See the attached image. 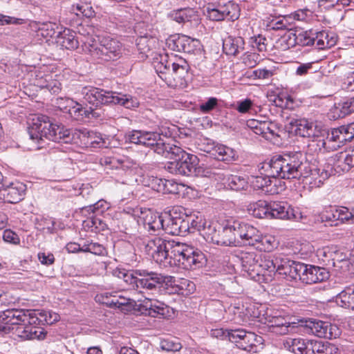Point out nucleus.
Segmentation results:
<instances>
[{
	"label": "nucleus",
	"mask_w": 354,
	"mask_h": 354,
	"mask_svg": "<svg viewBox=\"0 0 354 354\" xmlns=\"http://www.w3.org/2000/svg\"><path fill=\"white\" fill-rule=\"evenodd\" d=\"M261 176H252L251 183L256 190L265 193L270 177H279L292 180L306 178L312 187H319L330 175L329 170L312 171L310 162L301 151L285 153L274 156L269 161L262 162L259 167Z\"/></svg>",
	"instance_id": "nucleus-1"
},
{
	"label": "nucleus",
	"mask_w": 354,
	"mask_h": 354,
	"mask_svg": "<svg viewBox=\"0 0 354 354\" xmlns=\"http://www.w3.org/2000/svg\"><path fill=\"white\" fill-rule=\"evenodd\" d=\"M28 134L31 140L38 143L46 138L55 142L77 144L84 142L93 148H106L109 145V140L100 133L86 129H68L62 125L53 123L49 117L45 115H37L32 118L28 127Z\"/></svg>",
	"instance_id": "nucleus-2"
},
{
	"label": "nucleus",
	"mask_w": 354,
	"mask_h": 354,
	"mask_svg": "<svg viewBox=\"0 0 354 354\" xmlns=\"http://www.w3.org/2000/svg\"><path fill=\"white\" fill-rule=\"evenodd\" d=\"M145 250L160 265H178L185 270H196L206 263L205 255L198 248L174 240L155 237L148 241Z\"/></svg>",
	"instance_id": "nucleus-3"
},
{
	"label": "nucleus",
	"mask_w": 354,
	"mask_h": 354,
	"mask_svg": "<svg viewBox=\"0 0 354 354\" xmlns=\"http://www.w3.org/2000/svg\"><path fill=\"white\" fill-rule=\"evenodd\" d=\"M118 277L122 279L128 288L134 290L145 298L140 304L149 315L156 317L164 315L167 306L157 300L153 301L151 296L158 294L165 282L166 277L160 273L148 270L139 269L131 271H120Z\"/></svg>",
	"instance_id": "nucleus-4"
},
{
	"label": "nucleus",
	"mask_w": 354,
	"mask_h": 354,
	"mask_svg": "<svg viewBox=\"0 0 354 354\" xmlns=\"http://www.w3.org/2000/svg\"><path fill=\"white\" fill-rule=\"evenodd\" d=\"M247 227L248 223L238 221L225 227L212 224L204 227L202 234L206 241L218 245H245Z\"/></svg>",
	"instance_id": "nucleus-5"
},
{
	"label": "nucleus",
	"mask_w": 354,
	"mask_h": 354,
	"mask_svg": "<svg viewBox=\"0 0 354 354\" xmlns=\"http://www.w3.org/2000/svg\"><path fill=\"white\" fill-rule=\"evenodd\" d=\"M80 94L86 102L95 107L114 104L133 109L140 104L138 99L131 95L117 93L92 86L82 88Z\"/></svg>",
	"instance_id": "nucleus-6"
},
{
	"label": "nucleus",
	"mask_w": 354,
	"mask_h": 354,
	"mask_svg": "<svg viewBox=\"0 0 354 354\" xmlns=\"http://www.w3.org/2000/svg\"><path fill=\"white\" fill-rule=\"evenodd\" d=\"M86 50L95 62L102 64L120 59L122 55L123 48L119 41L107 37L102 38L98 44L86 45Z\"/></svg>",
	"instance_id": "nucleus-7"
},
{
	"label": "nucleus",
	"mask_w": 354,
	"mask_h": 354,
	"mask_svg": "<svg viewBox=\"0 0 354 354\" xmlns=\"http://www.w3.org/2000/svg\"><path fill=\"white\" fill-rule=\"evenodd\" d=\"M267 268V276L271 280L276 274L283 275L292 280L299 279L300 272L304 268V263L283 258L280 256L272 255L271 257L264 260Z\"/></svg>",
	"instance_id": "nucleus-8"
},
{
	"label": "nucleus",
	"mask_w": 354,
	"mask_h": 354,
	"mask_svg": "<svg viewBox=\"0 0 354 354\" xmlns=\"http://www.w3.org/2000/svg\"><path fill=\"white\" fill-rule=\"evenodd\" d=\"M174 160L167 163L166 169L171 174L185 176L196 174L198 158L196 156L189 153L180 148H174Z\"/></svg>",
	"instance_id": "nucleus-9"
},
{
	"label": "nucleus",
	"mask_w": 354,
	"mask_h": 354,
	"mask_svg": "<svg viewBox=\"0 0 354 354\" xmlns=\"http://www.w3.org/2000/svg\"><path fill=\"white\" fill-rule=\"evenodd\" d=\"M271 257L268 254H257L254 252H243L240 254V261L244 271L254 278L256 276H267V268L264 267V260Z\"/></svg>",
	"instance_id": "nucleus-10"
},
{
	"label": "nucleus",
	"mask_w": 354,
	"mask_h": 354,
	"mask_svg": "<svg viewBox=\"0 0 354 354\" xmlns=\"http://www.w3.org/2000/svg\"><path fill=\"white\" fill-rule=\"evenodd\" d=\"M289 124L292 130L294 131L297 135L304 138H311L313 141L316 140L318 142V147L320 148H326V142L324 139V136L319 135L321 132L313 122L304 118H292Z\"/></svg>",
	"instance_id": "nucleus-11"
},
{
	"label": "nucleus",
	"mask_w": 354,
	"mask_h": 354,
	"mask_svg": "<svg viewBox=\"0 0 354 354\" xmlns=\"http://www.w3.org/2000/svg\"><path fill=\"white\" fill-rule=\"evenodd\" d=\"M245 245H251L267 252L272 251L277 246L275 237L270 235L263 236L254 227L248 223Z\"/></svg>",
	"instance_id": "nucleus-12"
},
{
	"label": "nucleus",
	"mask_w": 354,
	"mask_h": 354,
	"mask_svg": "<svg viewBox=\"0 0 354 354\" xmlns=\"http://www.w3.org/2000/svg\"><path fill=\"white\" fill-rule=\"evenodd\" d=\"M207 17L215 21H220L225 19L234 21L239 17V6L232 1H228L224 5H219L214 7L213 5H208L206 8Z\"/></svg>",
	"instance_id": "nucleus-13"
},
{
	"label": "nucleus",
	"mask_w": 354,
	"mask_h": 354,
	"mask_svg": "<svg viewBox=\"0 0 354 354\" xmlns=\"http://www.w3.org/2000/svg\"><path fill=\"white\" fill-rule=\"evenodd\" d=\"M188 67L185 60H180V63L173 62L169 75L164 77V81L170 87L180 88L186 87Z\"/></svg>",
	"instance_id": "nucleus-14"
},
{
	"label": "nucleus",
	"mask_w": 354,
	"mask_h": 354,
	"mask_svg": "<svg viewBox=\"0 0 354 354\" xmlns=\"http://www.w3.org/2000/svg\"><path fill=\"white\" fill-rule=\"evenodd\" d=\"M35 313L30 310L9 308L0 312V323L19 325L21 323H32Z\"/></svg>",
	"instance_id": "nucleus-15"
},
{
	"label": "nucleus",
	"mask_w": 354,
	"mask_h": 354,
	"mask_svg": "<svg viewBox=\"0 0 354 354\" xmlns=\"http://www.w3.org/2000/svg\"><path fill=\"white\" fill-rule=\"evenodd\" d=\"M168 48L174 51L185 53H194L199 47L198 39L191 38L185 35H177L170 37L167 40Z\"/></svg>",
	"instance_id": "nucleus-16"
},
{
	"label": "nucleus",
	"mask_w": 354,
	"mask_h": 354,
	"mask_svg": "<svg viewBox=\"0 0 354 354\" xmlns=\"http://www.w3.org/2000/svg\"><path fill=\"white\" fill-rule=\"evenodd\" d=\"M301 270L299 279L306 284L322 282L329 278V272L322 267L304 263Z\"/></svg>",
	"instance_id": "nucleus-17"
},
{
	"label": "nucleus",
	"mask_w": 354,
	"mask_h": 354,
	"mask_svg": "<svg viewBox=\"0 0 354 354\" xmlns=\"http://www.w3.org/2000/svg\"><path fill=\"white\" fill-rule=\"evenodd\" d=\"M168 17L182 25L197 26L200 23L198 11L191 8L174 10L168 14Z\"/></svg>",
	"instance_id": "nucleus-18"
},
{
	"label": "nucleus",
	"mask_w": 354,
	"mask_h": 354,
	"mask_svg": "<svg viewBox=\"0 0 354 354\" xmlns=\"http://www.w3.org/2000/svg\"><path fill=\"white\" fill-rule=\"evenodd\" d=\"M308 327L316 336L325 339L336 338L339 335V329L335 325L320 320L310 321Z\"/></svg>",
	"instance_id": "nucleus-19"
},
{
	"label": "nucleus",
	"mask_w": 354,
	"mask_h": 354,
	"mask_svg": "<svg viewBox=\"0 0 354 354\" xmlns=\"http://www.w3.org/2000/svg\"><path fill=\"white\" fill-rule=\"evenodd\" d=\"M288 317L273 316L268 319V326L272 333L277 335H286L297 327L296 323L290 322Z\"/></svg>",
	"instance_id": "nucleus-20"
},
{
	"label": "nucleus",
	"mask_w": 354,
	"mask_h": 354,
	"mask_svg": "<svg viewBox=\"0 0 354 354\" xmlns=\"http://www.w3.org/2000/svg\"><path fill=\"white\" fill-rule=\"evenodd\" d=\"M158 137V133L152 131H145L141 130H132L125 135L127 141L131 143L142 145L145 147H151L156 138Z\"/></svg>",
	"instance_id": "nucleus-21"
},
{
	"label": "nucleus",
	"mask_w": 354,
	"mask_h": 354,
	"mask_svg": "<svg viewBox=\"0 0 354 354\" xmlns=\"http://www.w3.org/2000/svg\"><path fill=\"white\" fill-rule=\"evenodd\" d=\"M26 186L21 182H15L0 189L3 199L9 203H17L24 198Z\"/></svg>",
	"instance_id": "nucleus-22"
},
{
	"label": "nucleus",
	"mask_w": 354,
	"mask_h": 354,
	"mask_svg": "<svg viewBox=\"0 0 354 354\" xmlns=\"http://www.w3.org/2000/svg\"><path fill=\"white\" fill-rule=\"evenodd\" d=\"M283 346L294 354H312L310 341L301 338H286L283 341Z\"/></svg>",
	"instance_id": "nucleus-23"
},
{
	"label": "nucleus",
	"mask_w": 354,
	"mask_h": 354,
	"mask_svg": "<svg viewBox=\"0 0 354 354\" xmlns=\"http://www.w3.org/2000/svg\"><path fill=\"white\" fill-rule=\"evenodd\" d=\"M245 41L241 37L227 36L223 39V51L229 55L236 56L244 50Z\"/></svg>",
	"instance_id": "nucleus-24"
},
{
	"label": "nucleus",
	"mask_w": 354,
	"mask_h": 354,
	"mask_svg": "<svg viewBox=\"0 0 354 354\" xmlns=\"http://www.w3.org/2000/svg\"><path fill=\"white\" fill-rule=\"evenodd\" d=\"M56 43L62 48L69 50L75 49L79 45L77 39H75V32L68 28L58 32L56 35Z\"/></svg>",
	"instance_id": "nucleus-25"
},
{
	"label": "nucleus",
	"mask_w": 354,
	"mask_h": 354,
	"mask_svg": "<svg viewBox=\"0 0 354 354\" xmlns=\"http://www.w3.org/2000/svg\"><path fill=\"white\" fill-rule=\"evenodd\" d=\"M270 218L290 219L292 214V209L283 202H274L269 203Z\"/></svg>",
	"instance_id": "nucleus-26"
},
{
	"label": "nucleus",
	"mask_w": 354,
	"mask_h": 354,
	"mask_svg": "<svg viewBox=\"0 0 354 354\" xmlns=\"http://www.w3.org/2000/svg\"><path fill=\"white\" fill-rule=\"evenodd\" d=\"M310 346L312 354H339L338 347L327 341L311 340Z\"/></svg>",
	"instance_id": "nucleus-27"
},
{
	"label": "nucleus",
	"mask_w": 354,
	"mask_h": 354,
	"mask_svg": "<svg viewBox=\"0 0 354 354\" xmlns=\"http://www.w3.org/2000/svg\"><path fill=\"white\" fill-rule=\"evenodd\" d=\"M343 157H344L343 151L338 153L335 155L333 167L330 165H328L326 167L322 168V169L319 168L313 169L311 167L310 169H312L313 171L315 170L319 171V174H321L324 170H329L330 173L328 178H326L328 179L332 174H333L334 171H336L337 173H340L348 171L351 169L350 166H348L346 161H344V160L342 159Z\"/></svg>",
	"instance_id": "nucleus-28"
},
{
	"label": "nucleus",
	"mask_w": 354,
	"mask_h": 354,
	"mask_svg": "<svg viewBox=\"0 0 354 354\" xmlns=\"http://www.w3.org/2000/svg\"><path fill=\"white\" fill-rule=\"evenodd\" d=\"M154 142L155 143L151 147L153 148L154 151L170 159L174 157L173 151L175 150L174 148H180L179 146H177L174 143L165 142L161 139L159 133H158V137L156 138V142Z\"/></svg>",
	"instance_id": "nucleus-29"
},
{
	"label": "nucleus",
	"mask_w": 354,
	"mask_h": 354,
	"mask_svg": "<svg viewBox=\"0 0 354 354\" xmlns=\"http://www.w3.org/2000/svg\"><path fill=\"white\" fill-rule=\"evenodd\" d=\"M261 337L250 332L239 342V344H237V347L250 353H256L258 348L257 344L261 343Z\"/></svg>",
	"instance_id": "nucleus-30"
},
{
	"label": "nucleus",
	"mask_w": 354,
	"mask_h": 354,
	"mask_svg": "<svg viewBox=\"0 0 354 354\" xmlns=\"http://www.w3.org/2000/svg\"><path fill=\"white\" fill-rule=\"evenodd\" d=\"M333 117L344 118L354 112V97L335 103L333 108Z\"/></svg>",
	"instance_id": "nucleus-31"
},
{
	"label": "nucleus",
	"mask_w": 354,
	"mask_h": 354,
	"mask_svg": "<svg viewBox=\"0 0 354 354\" xmlns=\"http://www.w3.org/2000/svg\"><path fill=\"white\" fill-rule=\"evenodd\" d=\"M70 113L76 120H83L84 118H97L100 116L92 107L86 109L79 104H77V106L73 107Z\"/></svg>",
	"instance_id": "nucleus-32"
},
{
	"label": "nucleus",
	"mask_w": 354,
	"mask_h": 354,
	"mask_svg": "<svg viewBox=\"0 0 354 354\" xmlns=\"http://www.w3.org/2000/svg\"><path fill=\"white\" fill-rule=\"evenodd\" d=\"M212 154L216 159L225 162H231L236 159V152L225 145H217L213 150Z\"/></svg>",
	"instance_id": "nucleus-33"
},
{
	"label": "nucleus",
	"mask_w": 354,
	"mask_h": 354,
	"mask_svg": "<svg viewBox=\"0 0 354 354\" xmlns=\"http://www.w3.org/2000/svg\"><path fill=\"white\" fill-rule=\"evenodd\" d=\"M337 251V245H328L319 248L316 251V256L318 260L324 266L334 267V262H332L333 253Z\"/></svg>",
	"instance_id": "nucleus-34"
},
{
	"label": "nucleus",
	"mask_w": 354,
	"mask_h": 354,
	"mask_svg": "<svg viewBox=\"0 0 354 354\" xmlns=\"http://www.w3.org/2000/svg\"><path fill=\"white\" fill-rule=\"evenodd\" d=\"M336 302L342 307L354 310V288H347L342 290L336 297Z\"/></svg>",
	"instance_id": "nucleus-35"
},
{
	"label": "nucleus",
	"mask_w": 354,
	"mask_h": 354,
	"mask_svg": "<svg viewBox=\"0 0 354 354\" xmlns=\"http://www.w3.org/2000/svg\"><path fill=\"white\" fill-rule=\"evenodd\" d=\"M270 206L269 203L266 201H259L251 205L250 211L252 214L259 218H270Z\"/></svg>",
	"instance_id": "nucleus-36"
},
{
	"label": "nucleus",
	"mask_w": 354,
	"mask_h": 354,
	"mask_svg": "<svg viewBox=\"0 0 354 354\" xmlns=\"http://www.w3.org/2000/svg\"><path fill=\"white\" fill-rule=\"evenodd\" d=\"M297 35L292 30V27L291 26L288 29V31L281 37L277 43L281 50H286L297 45Z\"/></svg>",
	"instance_id": "nucleus-37"
},
{
	"label": "nucleus",
	"mask_w": 354,
	"mask_h": 354,
	"mask_svg": "<svg viewBox=\"0 0 354 354\" xmlns=\"http://www.w3.org/2000/svg\"><path fill=\"white\" fill-rule=\"evenodd\" d=\"M279 177H270L266 186L265 194L270 195L278 194L286 189V184Z\"/></svg>",
	"instance_id": "nucleus-38"
},
{
	"label": "nucleus",
	"mask_w": 354,
	"mask_h": 354,
	"mask_svg": "<svg viewBox=\"0 0 354 354\" xmlns=\"http://www.w3.org/2000/svg\"><path fill=\"white\" fill-rule=\"evenodd\" d=\"M172 64L171 61L167 59V55H161L160 61L154 62V68L158 76L164 81V77L169 75L171 69Z\"/></svg>",
	"instance_id": "nucleus-39"
},
{
	"label": "nucleus",
	"mask_w": 354,
	"mask_h": 354,
	"mask_svg": "<svg viewBox=\"0 0 354 354\" xmlns=\"http://www.w3.org/2000/svg\"><path fill=\"white\" fill-rule=\"evenodd\" d=\"M313 35L314 37V45L315 44L317 49L330 48L334 46L333 40L326 41V39L329 37V33L325 30L317 31L313 30Z\"/></svg>",
	"instance_id": "nucleus-40"
},
{
	"label": "nucleus",
	"mask_w": 354,
	"mask_h": 354,
	"mask_svg": "<svg viewBox=\"0 0 354 354\" xmlns=\"http://www.w3.org/2000/svg\"><path fill=\"white\" fill-rule=\"evenodd\" d=\"M225 183L230 189L235 191L243 190L248 187L247 179L239 175L231 174L228 176Z\"/></svg>",
	"instance_id": "nucleus-41"
},
{
	"label": "nucleus",
	"mask_w": 354,
	"mask_h": 354,
	"mask_svg": "<svg viewBox=\"0 0 354 354\" xmlns=\"http://www.w3.org/2000/svg\"><path fill=\"white\" fill-rule=\"evenodd\" d=\"M261 127L259 128V134L261 135L266 139H271L278 136V128L274 122L270 121H263Z\"/></svg>",
	"instance_id": "nucleus-42"
},
{
	"label": "nucleus",
	"mask_w": 354,
	"mask_h": 354,
	"mask_svg": "<svg viewBox=\"0 0 354 354\" xmlns=\"http://www.w3.org/2000/svg\"><path fill=\"white\" fill-rule=\"evenodd\" d=\"M179 216H174L171 214H165V232L171 235H178V223Z\"/></svg>",
	"instance_id": "nucleus-43"
},
{
	"label": "nucleus",
	"mask_w": 354,
	"mask_h": 354,
	"mask_svg": "<svg viewBox=\"0 0 354 354\" xmlns=\"http://www.w3.org/2000/svg\"><path fill=\"white\" fill-rule=\"evenodd\" d=\"M59 27L58 26L52 22H46L42 24L38 29V35H40L41 37L44 38L48 37H56V35L58 34Z\"/></svg>",
	"instance_id": "nucleus-44"
},
{
	"label": "nucleus",
	"mask_w": 354,
	"mask_h": 354,
	"mask_svg": "<svg viewBox=\"0 0 354 354\" xmlns=\"http://www.w3.org/2000/svg\"><path fill=\"white\" fill-rule=\"evenodd\" d=\"M160 348L163 351L176 352L180 350L182 345L178 339L169 337L160 341Z\"/></svg>",
	"instance_id": "nucleus-45"
},
{
	"label": "nucleus",
	"mask_w": 354,
	"mask_h": 354,
	"mask_svg": "<svg viewBox=\"0 0 354 354\" xmlns=\"http://www.w3.org/2000/svg\"><path fill=\"white\" fill-rule=\"evenodd\" d=\"M38 319H39L35 316V318L32 319V323L26 322L19 324L16 328L17 335L22 339H29L31 325L36 324Z\"/></svg>",
	"instance_id": "nucleus-46"
},
{
	"label": "nucleus",
	"mask_w": 354,
	"mask_h": 354,
	"mask_svg": "<svg viewBox=\"0 0 354 354\" xmlns=\"http://www.w3.org/2000/svg\"><path fill=\"white\" fill-rule=\"evenodd\" d=\"M100 164L106 169H120L123 167L124 160L116 157L106 156L100 159Z\"/></svg>",
	"instance_id": "nucleus-47"
},
{
	"label": "nucleus",
	"mask_w": 354,
	"mask_h": 354,
	"mask_svg": "<svg viewBox=\"0 0 354 354\" xmlns=\"http://www.w3.org/2000/svg\"><path fill=\"white\" fill-rule=\"evenodd\" d=\"M297 45L301 46H309L314 45L313 30L300 32L299 34H297Z\"/></svg>",
	"instance_id": "nucleus-48"
},
{
	"label": "nucleus",
	"mask_w": 354,
	"mask_h": 354,
	"mask_svg": "<svg viewBox=\"0 0 354 354\" xmlns=\"http://www.w3.org/2000/svg\"><path fill=\"white\" fill-rule=\"evenodd\" d=\"M95 299L96 301L105 304L107 307L118 308V296H111L109 295L108 293H105L104 295H97Z\"/></svg>",
	"instance_id": "nucleus-49"
},
{
	"label": "nucleus",
	"mask_w": 354,
	"mask_h": 354,
	"mask_svg": "<svg viewBox=\"0 0 354 354\" xmlns=\"http://www.w3.org/2000/svg\"><path fill=\"white\" fill-rule=\"evenodd\" d=\"M289 19L290 17H284L281 19H273L269 23L268 27L274 30H288L291 27Z\"/></svg>",
	"instance_id": "nucleus-50"
},
{
	"label": "nucleus",
	"mask_w": 354,
	"mask_h": 354,
	"mask_svg": "<svg viewBox=\"0 0 354 354\" xmlns=\"http://www.w3.org/2000/svg\"><path fill=\"white\" fill-rule=\"evenodd\" d=\"M86 223V226L91 229L93 232L97 233L101 230H104L106 224L102 221L99 218H91L88 219Z\"/></svg>",
	"instance_id": "nucleus-51"
},
{
	"label": "nucleus",
	"mask_w": 354,
	"mask_h": 354,
	"mask_svg": "<svg viewBox=\"0 0 354 354\" xmlns=\"http://www.w3.org/2000/svg\"><path fill=\"white\" fill-rule=\"evenodd\" d=\"M149 230L153 232L158 230H163L165 231V215L159 216L156 215L153 220L147 222Z\"/></svg>",
	"instance_id": "nucleus-52"
},
{
	"label": "nucleus",
	"mask_w": 354,
	"mask_h": 354,
	"mask_svg": "<svg viewBox=\"0 0 354 354\" xmlns=\"http://www.w3.org/2000/svg\"><path fill=\"white\" fill-rule=\"evenodd\" d=\"M181 185L177 183L176 182L172 180L165 179L164 190H162V193L178 194L180 192V188L181 187Z\"/></svg>",
	"instance_id": "nucleus-53"
},
{
	"label": "nucleus",
	"mask_w": 354,
	"mask_h": 354,
	"mask_svg": "<svg viewBox=\"0 0 354 354\" xmlns=\"http://www.w3.org/2000/svg\"><path fill=\"white\" fill-rule=\"evenodd\" d=\"M249 333L250 332H248L243 329H231L230 330L228 340L235 343L237 346V344H239V342L241 341L245 336L248 335Z\"/></svg>",
	"instance_id": "nucleus-54"
},
{
	"label": "nucleus",
	"mask_w": 354,
	"mask_h": 354,
	"mask_svg": "<svg viewBox=\"0 0 354 354\" xmlns=\"http://www.w3.org/2000/svg\"><path fill=\"white\" fill-rule=\"evenodd\" d=\"M3 239L6 242L14 245H18L20 243V239L19 236L11 230H4L3 233Z\"/></svg>",
	"instance_id": "nucleus-55"
},
{
	"label": "nucleus",
	"mask_w": 354,
	"mask_h": 354,
	"mask_svg": "<svg viewBox=\"0 0 354 354\" xmlns=\"http://www.w3.org/2000/svg\"><path fill=\"white\" fill-rule=\"evenodd\" d=\"M164 181L165 179L159 178L158 177L151 176L149 178V182L148 186L150 187L152 189L158 192H162L164 190Z\"/></svg>",
	"instance_id": "nucleus-56"
},
{
	"label": "nucleus",
	"mask_w": 354,
	"mask_h": 354,
	"mask_svg": "<svg viewBox=\"0 0 354 354\" xmlns=\"http://www.w3.org/2000/svg\"><path fill=\"white\" fill-rule=\"evenodd\" d=\"M252 46L253 48H257L259 52L266 51V44L265 43L266 39L261 35L252 37Z\"/></svg>",
	"instance_id": "nucleus-57"
},
{
	"label": "nucleus",
	"mask_w": 354,
	"mask_h": 354,
	"mask_svg": "<svg viewBox=\"0 0 354 354\" xmlns=\"http://www.w3.org/2000/svg\"><path fill=\"white\" fill-rule=\"evenodd\" d=\"M322 218H325L327 221H339L338 208L330 207L328 210H326L325 213L323 214Z\"/></svg>",
	"instance_id": "nucleus-58"
},
{
	"label": "nucleus",
	"mask_w": 354,
	"mask_h": 354,
	"mask_svg": "<svg viewBox=\"0 0 354 354\" xmlns=\"http://www.w3.org/2000/svg\"><path fill=\"white\" fill-rule=\"evenodd\" d=\"M342 88L347 91H354V71L349 73L343 79Z\"/></svg>",
	"instance_id": "nucleus-59"
},
{
	"label": "nucleus",
	"mask_w": 354,
	"mask_h": 354,
	"mask_svg": "<svg viewBox=\"0 0 354 354\" xmlns=\"http://www.w3.org/2000/svg\"><path fill=\"white\" fill-rule=\"evenodd\" d=\"M260 60L259 55L257 53H250L243 57V63L249 68L254 67Z\"/></svg>",
	"instance_id": "nucleus-60"
},
{
	"label": "nucleus",
	"mask_w": 354,
	"mask_h": 354,
	"mask_svg": "<svg viewBox=\"0 0 354 354\" xmlns=\"http://www.w3.org/2000/svg\"><path fill=\"white\" fill-rule=\"evenodd\" d=\"M252 101L247 98L237 102L236 109L241 113H246L252 109Z\"/></svg>",
	"instance_id": "nucleus-61"
},
{
	"label": "nucleus",
	"mask_w": 354,
	"mask_h": 354,
	"mask_svg": "<svg viewBox=\"0 0 354 354\" xmlns=\"http://www.w3.org/2000/svg\"><path fill=\"white\" fill-rule=\"evenodd\" d=\"M218 104V100L216 97H210L204 103L200 105V110L203 113H208L213 110Z\"/></svg>",
	"instance_id": "nucleus-62"
},
{
	"label": "nucleus",
	"mask_w": 354,
	"mask_h": 354,
	"mask_svg": "<svg viewBox=\"0 0 354 354\" xmlns=\"http://www.w3.org/2000/svg\"><path fill=\"white\" fill-rule=\"evenodd\" d=\"M342 137L345 138V142L351 141L354 138V122L342 126Z\"/></svg>",
	"instance_id": "nucleus-63"
},
{
	"label": "nucleus",
	"mask_w": 354,
	"mask_h": 354,
	"mask_svg": "<svg viewBox=\"0 0 354 354\" xmlns=\"http://www.w3.org/2000/svg\"><path fill=\"white\" fill-rule=\"evenodd\" d=\"M41 317L44 318V321L48 324H53V323L59 321V315L54 312L44 311L39 313Z\"/></svg>",
	"instance_id": "nucleus-64"
}]
</instances>
